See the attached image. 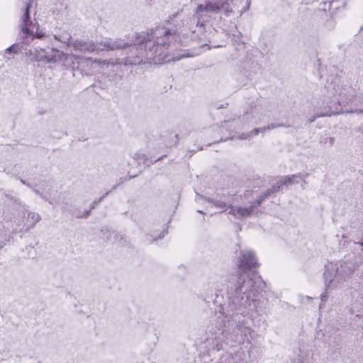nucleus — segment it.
I'll return each mask as SVG.
<instances>
[{"label":"nucleus","mask_w":363,"mask_h":363,"mask_svg":"<svg viewBox=\"0 0 363 363\" xmlns=\"http://www.w3.org/2000/svg\"><path fill=\"white\" fill-rule=\"evenodd\" d=\"M28 7L26 8V17L28 18Z\"/></svg>","instance_id":"20e7f679"},{"label":"nucleus","mask_w":363,"mask_h":363,"mask_svg":"<svg viewBox=\"0 0 363 363\" xmlns=\"http://www.w3.org/2000/svg\"><path fill=\"white\" fill-rule=\"evenodd\" d=\"M240 209H238V210H237V212H238V213H240Z\"/></svg>","instance_id":"423d86ee"},{"label":"nucleus","mask_w":363,"mask_h":363,"mask_svg":"<svg viewBox=\"0 0 363 363\" xmlns=\"http://www.w3.org/2000/svg\"><path fill=\"white\" fill-rule=\"evenodd\" d=\"M198 9H199V10L202 9H203V6H199Z\"/></svg>","instance_id":"39448f33"},{"label":"nucleus","mask_w":363,"mask_h":363,"mask_svg":"<svg viewBox=\"0 0 363 363\" xmlns=\"http://www.w3.org/2000/svg\"><path fill=\"white\" fill-rule=\"evenodd\" d=\"M248 255H249V259L250 260L249 263L247 262H246L245 263H244V264L249 265L250 267L255 264L254 257H253V255H252L251 253H250Z\"/></svg>","instance_id":"f03ea898"},{"label":"nucleus","mask_w":363,"mask_h":363,"mask_svg":"<svg viewBox=\"0 0 363 363\" xmlns=\"http://www.w3.org/2000/svg\"><path fill=\"white\" fill-rule=\"evenodd\" d=\"M6 51H9V52H10V51H13V52H17V50H16V48L15 46H11V47L9 48L6 50Z\"/></svg>","instance_id":"7ed1b4c3"},{"label":"nucleus","mask_w":363,"mask_h":363,"mask_svg":"<svg viewBox=\"0 0 363 363\" xmlns=\"http://www.w3.org/2000/svg\"><path fill=\"white\" fill-rule=\"evenodd\" d=\"M23 32L27 35H32L36 38H41L43 36V33L40 30L38 26L30 23L29 25L26 23L22 28Z\"/></svg>","instance_id":"f257e3e1"}]
</instances>
